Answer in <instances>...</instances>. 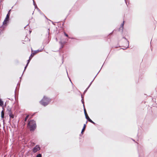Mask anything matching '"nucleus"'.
<instances>
[{
    "mask_svg": "<svg viewBox=\"0 0 157 157\" xmlns=\"http://www.w3.org/2000/svg\"><path fill=\"white\" fill-rule=\"evenodd\" d=\"M28 127L31 131L33 130L36 127L35 122L33 121H31L28 124Z\"/></svg>",
    "mask_w": 157,
    "mask_h": 157,
    "instance_id": "obj_1",
    "label": "nucleus"
},
{
    "mask_svg": "<svg viewBox=\"0 0 157 157\" xmlns=\"http://www.w3.org/2000/svg\"><path fill=\"white\" fill-rule=\"evenodd\" d=\"M48 100L45 97L41 101V104L44 105H46L48 103Z\"/></svg>",
    "mask_w": 157,
    "mask_h": 157,
    "instance_id": "obj_2",
    "label": "nucleus"
},
{
    "mask_svg": "<svg viewBox=\"0 0 157 157\" xmlns=\"http://www.w3.org/2000/svg\"><path fill=\"white\" fill-rule=\"evenodd\" d=\"M40 149V147L38 146H36L35 147H34L33 149V151L34 152H36L37 151H38Z\"/></svg>",
    "mask_w": 157,
    "mask_h": 157,
    "instance_id": "obj_3",
    "label": "nucleus"
},
{
    "mask_svg": "<svg viewBox=\"0 0 157 157\" xmlns=\"http://www.w3.org/2000/svg\"><path fill=\"white\" fill-rule=\"evenodd\" d=\"M9 13H8L7 14V15L6 17L3 22V23L4 24H6L7 21H8V20L9 17Z\"/></svg>",
    "mask_w": 157,
    "mask_h": 157,
    "instance_id": "obj_4",
    "label": "nucleus"
},
{
    "mask_svg": "<svg viewBox=\"0 0 157 157\" xmlns=\"http://www.w3.org/2000/svg\"><path fill=\"white\" fill-rule=\"evenodd\" d=\"M86 117L88 120L91 122L94 123V122L87 115V113H86Z\"/></svg>",
    "mask_w": 157,
    "mask_h": 157,
    "instance_id": "obj_5",
    "label": "nucleus"
},
{
    "mask_svg": "<svg viewBox=\"0 0 157 157\" xmlns=\"http://www.w3.org/2000/svg\"><path fill=\"white\" fill-rule=\"evenodd\" d=\"M4 112L3 111H2L1 112V117L2 118H3L4 117Z\"/></svg>",
    "mask_w": 157,
    "mask_h": 157,
    "instance_id": "obj_6",
    "label": "nucleus"
},
{
    "mask_svg": "<svg viewBox=\"0 0 157 157\" xmlns=\"http://www.w3.org/2000/svg\"><path fill=\"white\" fill-rule=\"evenodd\" d=\"M3 105V102L2 100L0 99V105L2 106Z\"/></svg>",
    "mask_w": 157,
    "mask_h": 157,
    "instance_id": "obj_7",
    "label": "nucleus"
},
{
    "mask_svg": "<svg viewBox=\"0 0 157 157\" xmlns=\"http://www.w3.org/2000/svg\"><path fill=\"white\" fill-rule=\"evenodd\" d=\"M85 128H86V125L85 124H84V125L83 128L82 130V133L84 131Z\"/></svg>",
    "mask_w": 157,
    "mask_h": 157,
    "instance_id": "obj_8",
    "label": "nucleus"
},
{
    "mask_svg": "<svg viewBox=\"0 0 157 157\" xmlns=\"http://www.w3.org/2000/svg\"><path fill=\"white\" fill-rule=\"evenodd\" d=\"M10 117H12V118H13V115L11 114H10Z\"/></svg>",
    "mask_w": 157,
    "mask_h": 157,
    "instance_id": "obj_9",
    "label": "nucleus"
},
{
    "mask_svg": "<svg viewBox=\"0 0 157 157\" xmlns=\"http://www.w3.org/2000/svg\"><path fill=\"white\" fill-rule=\"evenodd\" d=\"M36 157H42L41 155L40 154H39L37 155Z\"/></svg>",
    "mask_w": 157,
    "mask_h": 157,
    "instance_id": "obj_10",
    "label": "nucleus"
},
{
    "mask_svg": "<svg viewBox=\"0 0 157 157\" xmlns=\"http://www.w3.org/2000/svg\"><path fill=\"white\" fill-rule=\"evenodd\" d=\"M28 116H27L26 118H25V121H26V120H27V119H28Z\"/></svg>",
    "mask_w": 157,
    "mask_h": 157,
    "instance_id": "obj_11",
    "label": "nucleus"
},
{
    "mask_svg": "<svg viewBox=\"0 0 157 157\" xmlns=\"http://www.w3.org/2000/svg\"><path fill=\"white\" fill-rule=\"evenodd\" d=\"M84 112H85V115H86V111L85 109H84Z\"/></svg>",
    "mask_w": 157,
    "mask_h": 157,
    "instance_id": "obj_12",
    "label": "nucleus"
},
{
    "mask_svg": "<svg viewBox=\"0 0 157 157\" xmlns=\"http://www.w3.org/2000/svg\"><path fill=\"white\" fill-rule=\"evenodd\" d=\"M65 35L66 36H68V35H67V34H66V33H65Z\"/></svg>",
    "mask_w": 157,
    "mask_h": 157,
    "instance_id": "obj_13",
    "label": "nucleus"
}]
</instances>
